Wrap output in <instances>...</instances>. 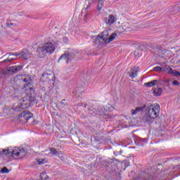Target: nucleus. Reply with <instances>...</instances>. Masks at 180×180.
<instances>
[{
    "label": "nucleus",
    "mask_w": 180,
    "mask_h": 180,
    "mask_svg": "<svg viewBox=\"0 0 180 180\" xmlns=\"http://www.w3.org/2000/svg\"><path fill=\"white\" fill-rule=\"evenodd\" d=\"M21 157H25L26 155V150L25 149H20V155Z\"/></svg>",
    "instance_id": "29"
},
{
    "label": "nucleus",
    "mask_w": 180,
    "mask_h": 180,
    "mask_svg": "<svg viewBox=\"0 0 180 180\" xmlns=\"http://www.w3.org/2000/svg\"><path fill=\"white\" fill-rule=\"evenodd\" d=\"M22 103H19L17 106L14 108L15 112H20L23 109H28V108H32L33 105L37 103L36 99L32 95H27L21 100Z\"/></svg>",
    "instance_id": "2"
},
{
    "label": "nucleus",
    "mask_w": 180,
    "mask_h": 180,
    "mask_svg": "<svg viewBox=\"0 0 180 180\" xmlns=\"http://www.w3.org/2000/svg\"><path fill=\"white\" fill-rule=\"evenodd\" d=\"M160 105L155 103L149 106L148 115H150L152 119H157L160 116Z\"/></svg>",
    "instance_id": "6"
},
{
    "label": "nucleus",
    "mask_w": 180,
    "mask_h": 180,
    "mask_svg": "<svg viewBox=\"0 0 180 180\" xmlns=\"http://www.w3.org/2000/svg\"><path fill=\"white\" fill-rule=\"evenodd\" d=\"M13 23H12V22H7L6 23V26L7 27H11V26H13Z\"/></svg>",
    "instance_id": "36"
},
{
    "label": "nucleus",
    "mask_w": 180,
    "mask_h": 180,
    "mask_svg": "<svg viewBox=\"0 0 180 180\" xmlns=\"http://www.w3.org/2000/svg\"><path fill=\"white\" fill-rule=\"evenodd\" d=\"M172 85L174 86H178L179 85V82H178V80H174L172 82Z\"/></svg>",
    "instance_id": "33"
},
{
    "label": "nucleus",
    "mask_w": 180,
    "mask_h": 180,
    "mask_svg": "<svg viewBox=\"0 0 180 180\" xmlns=\"http://www.w3.org/2000/svg\"><path fill=\"white\" fill-rule=\"evenodd\" d=\"M108 110H109L102 105L98 107L97 109L95 108V105H92L88 108L87 112L89 115L91 116H106V112H108Z\"/></svg>",
    "instance_id": "5"
},
{
    "label": "nucleus",
    "mask_w": 180,
    "mask_h": 180,
    "mask_svg": "<svg viewBox=\"0 0 180 180\" xmlns=\"http://www.w3.org/2000/svg\"><path fill=\"white\" fill-rule=\"evenodd\" d=\"M58 44L56 42H48L42 46H39L37 49V54L38 57L43 58L46 57V54H53L57 48Z\"/></svg>",
    "instance_id": "1"
},
{
    "label": "nucleus",
    "mask_w": 180,
    "mask_h": 180,
    "mask_svg": "<svg viewBox=\"0 0 180 180\" xmlns=\"http://www.w3.org/2000/svg\"><path fill=\"white\" fill-rule=\"evenodd\" d=\"M38 164L41 165V164H44V159H37Z\"/></svg>",
    "instance_id": "34"
},
{
    "label": "nucleus",
    "mask_w": 180,
    "mask_h": 180,
    "mask_svg": "<svg viewBox=\"0 0 180 180\" xmlns=\"http://www.w3.org/2000/svg\"><path fill=\"white\" fill-rule=\"evenodd\" d=\"M20 117L26 120V122H27L29 119H32V117H33V114L29 112L28 111H24L20 114Z\"/></svg>",
    "instance_id": "13"
},
{
    "label": "nucleus",
    "mask_w": 180,
    "mask_h": 180,
    "mask_svg": "<svg viewBox=\"0 0 180 180\" xmlns=\"http://www.w3.org/2000/svg\"><path fill=\"white\" fill-rule=\"evenodd\" d=\"M63 40H68V39H67L66 37H64Z\"/></svg>",
    "instance_id": "42"
},
{
    "label": "nucleus",
    "mask_w": 180,
    "mask_h": 180,
    "mask_svg": "<svg viewBox=\"0 0 180 180\" xmlns=\"http://www.w3.org/2000/svg\"><path fill=\"white\" fill-rule=\"evenodd\" d=\"M135 141V144L136 146H144L145 144H147L148 142V139L147 138H140V137H137L134 139Z\"/></svg>",
    "instance_id": "12"
},
{
    "label": "nucleus",
    "mask_w": 180,
    "mask_h": 180,
    "mask_svg": "<svg viewBox=\"0 0 180 180\" xmlns=\"http://www.w3.org/2000/svg\"><path fill=\"white\" fill-rule=\"evenodd\" d=\"M167 71L169 74H173L174 75V77H178V75H180V72H178L175 70H172V68L168 67L167 68Z\"/></svg>",
    "instance_id": "19"
},
{
    "label": "nucleus",
    "mask_w": 180,
    "mask_h": 180,
    "mask_svg": "<svg viewBox=\"0 0 180 180\" xmlns=\"http://www.w3.org/2000/svg\"><path fill=\"white\" fill-rule=\"evenodd\" d=\"M78 106H82V103H79Z\"/></svg>",
    "instance_id": "41"
},
{
    "label": "nucleus",
    "mask_w": 180,
    "mask_h": 180,
    "mask_svg": "<svg viewBox=\"0 0 180 180\" xmlns=\"http://www.w3.org/2000/svg\"><path fill=\"white\" fill-rule=\"evenodd\" d=\"M146 109V105L141 106V107H137L135 109H133L131 110V113L132 116H134V115H137L139 112H143Z\"/></svg>",
    "instance_id": "15"
},
{
    "label": "nucleus",
    "mask_w": 180,
    "mask_h": 180,
    "mask_svg": "<svg viewBox=\"0 0 180 180\" xmlns=\"http://www.w3.org/2000/svg\"><path fill=\"white\" fill-rule=\"evenodd\" d=\"M154 71H156V72H161L162 71V68L160 66H156L153 68Z\"/></svg>",
    "instance_id": "30"
},
{
    "label": "nucleus",
    "mask_w": 180,
    "mask_h": 180,
    "mask_svg": "<svg viewBox=\"0 0 180 180\" xmlns=\"http://www.w3.org/2000/svg\"><path fill=\"white\" fill-rule=\"evenodd\" d=\"M32 86V84L28 83L25 85V87L27 88V89H30V94H32V92H34V90H33V87Z\"/></svg>",
    "instance_id": "24"
},
{
    "label": "nucleus",
    "mask_w": 180,
    "mask_h": 180,
    "mask_svg": "<svg viewBox=\"0 0 180 180\" xmlns=\"http://www.w3.org/2000/svg\"><path fill=\"white\" fill-rule=\"evenodd\" d=\"M142 122L143 123H146L147 124H150L154 122V119L151 117L148 114H146L142 117Z\"/></svg>",
    "instance_id": "14"
},
{
    "label": "nucleus",
    "mask_w": 180,
    "mask_h": 180,
    "mask_svg": "<svg viewBox=\"0 0 180 180\" xmlns=\"http://www.w3.org/2000/svg\"><path fill=\"white\" fill-rule=\"evenodd\" d=\"M58 158H60V160H61V161L63 162H65V160H67V156L60 152L58 153Z\"/></svg>",
    "instance_id": "22"
},
{
    "label": "nucleus",
    "mask_w": 180,
    "mask_h": 180,
    "mask_svg": "<svg viewBox=\"0 0 180 180\" xmlns=\"http://www.w3.org/2000/svg\"><path fill=\"white\" fill-rule=\"evenodd\" d=\"M23 82H30V77H27L24 79H22Z\"/></svg>",
    "instance_id": "35"
},
{
    "label": "nucleus",
    "mask_w": 180,
    "mask_h": 180,
    "mask_svg": "<svg viewBox=\"0 0 180 180\" xmlns=\"http://www.w3.org/2000/svg\"><path fill=\"white\" fill-rule=\"evenodd\" d=\"M91 13V11H84V9L82 11V15H84L83 20L84 22H86L88 20V15Z\"/></svg>",
    "instance_id": "20"
},
{
    "label": "nucleus",
    "mask_w": 180,
    "mask_h": 180,
    "mask_svg": "<svg viewBox=\"0 0 180 180\" xmlns=\"http://www.w3.org/2000/svg\"><path fill=\"white\" fill-rule=\"evenodd\" d=\"M50 177L47 175V174L46 172H42L40 174V179L41 180H47L49 179Z\"/></svg>",
    "instance_id": "23"
},
{
    "label": "nucleus",
    "mask_w": 180,
    "mask_h": 180,
    "mask_svg": "<svg viewBox=\"0 0 180 180\" xmlns=\"http://www.w3.org/2000/svg\"><path fill=\"white\" fill-rule=\"evenodd\" d=\"M75 92L76 94L79 93V92L78 91V89H75Z\"/></svg>",
    "instance_id": "39"
},
{
    "label": "nucleus",
    "mask_w": 180,
    "mask_h": 180,
    "mask_svg": "<svg viewBox=\"0 0 180 180\" xmlns=\"http://www.w3.org/2000/svg\"><path fill=\"white\" fill-rule=\"evenodd\" d=\"M105 36H106V37H108V36H109V34H108V31H104L103 32H101L98 34V36L96 37V43H103V41H104V43L105 44H109V43H110V41H113V40H115V39H116V36H117V34L113 33L112 35H110V37L109 38H106V37H105Z\"/></svg>",
    "instance_id": "4"
},
{
    "label": "nucleus",
    "mask_w": 180,
    "mask_h": 180,
    "mask_svg": "<svg viewBox=\"0 0 180 180\" xmlns=\"http://www.w3.org/2000/svg\"><path fill=\"white\" fill-rule=\"evenodd\" d=\"M75 56V54L72 53H64L62 54L58 60V63H60V61H61V60H64L65 61H66V64H68V63H70V61H71V60H72V58H74V56Z\"/></svg>",
    "instance_id": "8"
},
{
    "label": "nucleus",
    "mask_w": 180,
    "mask_h": 180,
    "mask_svg": "<svg viewBox=\"0 0 180 180\" xmlns=\"http://www.w3.org/2000/svg\"><path fill=\"white\" fill-rule=\"evenodd\" d=\"M157 82H158V80L155 79V80H153L148 83H145V85H146V86L151 87V86H154V85H155V84H157Z\"/></svg>",
    "instance_id": "21"
},
{
    "label": "nucleus",
    "mask_w": 180,
    "mask_h": 180,
    "mask_svg": "<svg viewBox=\"0 0 180 180\" xmlns=\"http://www.w3.org/2000/svg\"><path fill=\"white\" fill-rule=\"evenodd\" d=\"M117 19L113 14H111L108 16V18H104V22L106 23V25H108L110 26L111 25H113L115 22H116Z\"/></svg>",
    "instance_id": "11"
},
{
    "label": "nucleus",
    "mask_w": 180,
    "mask_h": 180,
    "mask_svg": "<svg viewBox=\"0 0 180 180\" xmlns=\"http://www.w3.org/2000/svg\"><path fill=\"white\" fill-rule=\"evenodd\" d=\"M6 153H8L6 149L0 150V157H6Z\"/></svg>",
    "instance_id": "26"
},
{
    "label": "nucleus",
    "mask_w": 180,
    "mask_h": 180,
    "mask_svg": "<svg viewBox=\"0 0 180 180\" xmlns=\"http://www.w3.org/2000/svg\"><path fill=\"white\" fill-rule=\"evenodd\" d=\"M113 162V160H106V164H108V165H110V164H112V162Z\"/></svg>",
    "instance_id": "37"
},
{
    "label": "nucleus",
    "mask_w": 180,
    "mask_h": 180,
    "mask_svg": "<svg viewBox=\"0 0 180 180\" xmlns=\"http://www.w3.org/2000/svg\"><path fill=\"white\" fill-rule=\"evenodd\" d=\"M19 56H21V58L22 60H28V58H30V57H32V53L26 49H24L21 52H15V53H10L8 58L4 60L3 63H11V61L16 60V58L19 57Z\"/></svg>",
    "instance_id": "3"
},
{
    "label": "nucleus",
    "mask_w": 180,
    "mask_h": 180,
    "mask_svg": "<svg viewBox=\"0 0 180 180\" xmlns=\"http://www.w3.org/2000/svg\"><path fill=\"white\" fill-rule=\"evenodd\" d=\"M0 78H2V73L0 72Z\"/></svg>",
    "instance_id": "40"
},
{
    "label": "nucleus",
    "mask_w": 180,
    "mask_h": 180,
    "mask_svg": "<svg viewBox=\"0 0 180 180\" xmlns=\"http://www.w3.org/2000/svg\"><path fill=\"white\" fill-rule=\"evenodd\" d=\"M20 70H22V65H17L4 69L2 72L5 75H12V74H15V72H19Z\"/></svg>",
    "instance_id": "7"
},
{
    "label": "nucleus",
    "mask_w": 180,
    "mask_h": 180,
    "mask_svg": "<svg viewBox=\"0 0 180 180\" xmlns=\"http://www.w3.org/2000/svg\"><path fill=\"white\" fill-rule=\"evenodd\" d=\"M139 72V68L134 67L131 70V72L129 73L130 78H136L137 77V73Z\"/></svg>",
    "instance_id": "16"
},
{
    "label": "nucleus",
    "mask_w": 180,
    "mask_h": 180,
    "mask_svg": "<svg viewBox=\"0 0 180 180\" xmlns=\"http://www.w3.org/2000/svg\"><path fill=\"white\" fill-rule=\"evenodd\" d=\"M0 27H4V25H0Z\"/></svg>",
    "instance_id": "44"
},
{
    "label": "nucleus",
    "mask_w": 180,
    "mask_h": 180,
    "mask_svg": "<svg viewBox=\"0 0 180 180\" xmlns=\"http://www.w3.org/2000/svg\"><path fill=\"white\" fill-rule=\"evenodd\" d=\"M86 106H88V104L84 105V108H86Z\"/></svg>",
    "instance_id": "43"
},
{
    "label": "nucleus",
    "mask_w": 180,
    "mask_h": 180,
    "mask_svg": "<svg viewBox=\"0 0 180 180\" xmlns=\"http://www.w3.org/2000/svg\"><path fill=\"white\" fill-rule=\"evenodd\" d=\"M153 94L155 96H160L162 94V89L160 87L153 89Z\"/></svg>",
    "instance_id": "18"
},
{
    "label": "nucleus",
    "mask_w": 180,
    "mask_h": 180,
    "mask_svg": "<svg viewBox=\"0 0 180 180\" xmlns=\"http://www.w3.org/2000/svg\"><path fill=\"white\" fill-rule=\"evenodd\" d=\"M91 5H92V3L89 2V4L87 5L86 8L84 10V12H89V9H91Z\"/></svg>",
    "instance_id": "31"
},
{
    "label": "nucleus",
    "mask_w": 180,
    "mask_h": 180,
    "mask_svg": "<svg viewBox=\"0 0 180 180\" xmlns=\"http://www.w3.org/2000/svg\"><path fill=\"white\" fill-rule=\"evenodd\" d=\"M1 174H9V169L6 167H3L1 169Z\"/></svg>",
    "instance_id": "28"
},
{
    "label": "nucleus",
    "mask_w": 180,
    "mask_h": 180,
    "mask_svg": "<svg viewBox=\"0 0 180 180\" xmlns=\"http://www.w3.org/2000/svg\"><path fill=\"white\" fill-rule=\"evenodd\" d=\"M60 105H62L63 108H65V106H68V103H65V99H63L60 102Z\"/></svg>",
    "instance_id": "32"
},
{
    "label": "nucleus",
    "mask_w": 180,
    "mask_h": 180,
    "mask_svg": "<svg viewBox=\"0 0 180 180\" xmlns=\"http://www.w3.org/2000/svg\"><path fill=\"white\" fill-rule=\"evenodd\" d=\"M51 153H52V155H58L60 152H58L57 150L54 148H51L50 149Z\"/></svg>",
    "instance_id": "27"
},
{
    "label": "nucleus",
    "mask_w": 180,
    "mask_h": 180,
    "mask_svg": "<svg viewBox=\"0 0 180 180\" xmlns=\"http://www.w3.org/2000/svg\"><path fill=\"white\" fill-rule=\"evenodd\" d=\"M89 1L90 4H94V2H96V0H86Z\"/></svg>",
    "instance_id": "38"
},
{
    "label": "nucleus",
    "mask_w": 180,
    "mask_h": 180,
    "mask_svg": "<svg viewBox=\"0 0 180 180\" xmlns=\"http://www.w3.org/2000/svg\"><path fill=\"white\" fill-rule=\"evenodd\" d=\"M42 79H44V81H53V78H54L53 77V75L49 74V73H46L44 72L42 76H41Z\"/></svg>",
    "instance_id": "17"
},
{
    "label": "nucleus",
    "mask_w": 180,
    "mask_h": 180,
    "mask_svg": "<svg viewBox=\"0 0 180 180\" xmlns=\"http://www.w3.org/2000/svg\"><path fill=\"white\" fill-rule=\"evenodd\" d=\"M103 6V1L98 0V4L97 5V10L101 11Z\"/></svg>",
    "instance_id": "25"
},
{
    "label": "nucleus",
    "mask_w": 180,
    "mask_h": 180,
    "mask_svg": "<svg viewBox=\"0 0 180 180\" xmlns=\"http://www.w3.org/2000/svg\"><path fill=\"white\" fill-rule=\"evenodd\" d=\"M154 178V175L151 174L148 175L146 172H141V174L139 177L136 179V180H153Z\"/></svg>",
    "instance_id": "10"
},
{
    "label": "nucleus",
    "mask_w": 180,
    "mask_h": 180,
    "mask_svg": "<svg viewBox=\"0 0 180 180\" xmlns=\"http://www.w3.org/2000/svg\"><path fill=\"white\" fill-rule=\"evenodd\" d=\"M20 149L19 148H15L13 149V150L7 149V152H6V157H19V155H20Z\"/></svg>",
    "instance_id": "9"
}]
</instances>
